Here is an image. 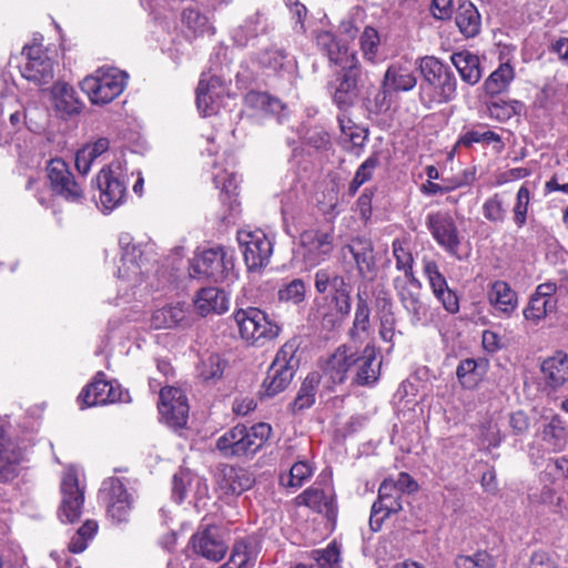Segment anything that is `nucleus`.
I'll return each instance as SVG.
<instances>
[{
  "label": "nucleus",
  "instance_id": "f257e3e1",
  "mask_svg": "<svg viewBox=\"0 0 568 568\" xmlns=\"http://www.w3.org/2000/svg\"><path fill=\"white\" fill-rule=\"evenodd\" d=\"M422 82L419 101L426 109L450 102L457 94V80L449 68L435 57H424L419 63Z\"/></svg>",
  "mask_w": 568,
  "mask_h": 568
},
{
  "label": "nucleus",
  "instance_id": "f03ea898",
  "mask_svg": "<svg viewBox=\"0 0 568 568\" xmlns=\"http://www.w3.org/2000/svg\"><path fill=\"white\" fill-rule=\"evenodd\" d=\"M272 434L271 425L257 423L251 427L236 425L216 440V449L225 458H252L262 449Z\"/></svg>",
  "mask_w": 568,
  "mask_h": 568
},
{
  "label": "nucleus",
  "instance_id": "7ed1b4c3",
  "mask_svg": "<svg viewBox=\"0 0 568 568\" xmlns=\"http://www.w3.org/2000/svg\"><path fill=\"white\" fill-rule=\"evenodd\" d=\"M126 80V72L102 67L94 74L85 77L80 85L93 104H108L123 92Z\"/></svg>",
  "mask_w": 568,
  "mask_h": 568
},
{
  "label": "nucleus",
  "instance_id": "20e7f679",
  "mask_svg": "<svg viewBox=\"0 0 568 568\" xmlns=\"http://www.w3.org/2000/svg\"><path fill=\"white\" fill-rule=\"evenodd\" d=\"M233 271V252L223 246H215L204 250L193 258L190 275L194 278H206L217 283L231 280Z\"/></svg>",
  "mask_w": 568,
  "mask_h": 568
},
{
  "label": "nucleus",
  "instance_id": "39448f33",
  "mask_svg": "<svg viewBox=\"0 0 568 568\" xmlns=\"http://www.w3.org/2000/svg\"><path fill=\"white\" fill-rule=\"evenodd\" d=\"M234 320L241 337L251 345L264 346L267 342L274 341L281 332V327L256 307L239 310L234 314Z\"/></svg>",
  "mask_w": 568,
  "mask_h": 568
},
{
  "label": "nucleus",
  "instance_id": "423d86ee",
  "mask_svg": "<svg viewBox=\"0 0 568 568\" xmlns=\"http://www.w3.org/2000/svg\"><path fill=\"white\" fill-rule=\"evenodd\" d=\"M45 172L53 195L75 204H82L85 201L81 182L77 181L64 160L51 159L47 164Z\"/></svg>",
  "mask_w": 568,
  "mask_h": 568
},
{
  "label": "nucleus",
  "instance_id": "0eeeda50",
  "mask_svg": "<svg viewBox=\"0 0 568 568\" xmlns=\"http://www.w3.org/2000/svg\"><path fill=\"white\" fill-rule=\"evenodd\" d=\"M359 60H355L353 63L341 65L328 81L327 90L339 110H348L354 105L359 94Z\"/></svg>",
  "mask_w": 568,
  "mask_h": 568
},
{
  "label": "nucleus",
  "instance_id": "6e6552de",
  "mask_svg": "<svg viewBox=\"0 0 568 568\" xmlns=\"http://www.w3.org/2000/svg\"><path fill=\"white\" fill-rule=\"evenodd\" d=\"M237 242L248 272L260 273L270 264L273 242L262 230H241L237 232Z\"/></svg>",
  "mask_w": 568,
  "mask_h": 568
},
{
  "label": "nucleus",
  "instance_id": "1a4fd4ad",
  "mask_svg": "<svg viewBox=\"0 0 568 568\" xmlns=\"http://www.w3.org/2000/svg\"><path fill=\"white\" fill-rule=\"evenodd\" d=\"M426 226L436 243L449 255L460 258L458 251L460 235L456 222L448 212H430L426 216Z\"/></svg>",
  "mask_w": 568,
  "mask_h": 568
},
{
  "label": "nucleus",
  "instance_id": "9d476101",
  "mask_svg": "<svg viewBox=\"0 0 568 568\" xmlns=\"http://www.w3.org/2000/svg\"><path fill=\"white\" fill-rule=\"evenodd\" d=\"M60 490L62 499L58 513L59 518L62 523L73 524L80 518L84 503V488L80 486L74 469L63 473Z\"/></svg>",
  "mask_w": 568,
  "mask_h": 568
},
{
  "label": "nucleus",
  "instance_id": "9b49d317",
  "mask_svg": "<svg viewBox=\"0 0 568 568\" xmlns=\"http://www.w3.org/2000/svg\"><path fill=\"white\" fill-rule=\"evenodd\" d=\"M128 396V393H124L116 382L106 381L104 373L99 372L93 381L82 389L78 400L84 404L83 407H91L125 402Z\"/></svg>",
  "mask_w": 568,
  "mask_h": 568
},
{
  "label": "nucleus",
  "instance_id": "f8f14e48",
  "mask_svg": "<svg viewBox=\"0 0 568 568\" xmlns=\"http://www.w3.org/2000/svg\"><path fill=\"white\" fill-rule=\"evenodd\" d=\"M100 495L106 503V513L112 520L120 524L129 519L133 499L121 479L116 477L105 479Z\"/></svg>",
  "mask_w": 568,
  "mask_h": 568
},
{
  "label": "nucleus",
  "instance_id": "ddd939ff",
  "mask_svg": "<svg viewBox=\"0 0 568 568\" xmlns=\"http://www.w3.org/2000/svg\"><path fill=\"white\" fill-rule=\"evenodd\" d=\"M334 247L333 233L322 230H306L300 235L298 254L304 263L314 267L325 261Z\"/></svg>",
  "mask_w": 568,
  "mask_h": 568
},
{
  "label": "nucleus",
  "instance_id": "4468645a",
  "mask_svg": "<svg viewBox=\"0 0 568 568\" xmlns=\"http://www.w3.org/2000/svg\"><path fill=\"white\" fill-rule=\"evenodd\" d=\"M159 412L164 423L172 428H182L189 417V404L183 390L164 387L160 392Z\"/></svg>",
  "mask_w": 568,
  "mask_h": 568
},
{
  "label": "nucleus",
  "instance_id": "2eb2a0df",
  "mask_svg": "<svg viewBox=\"0 0 568 568\" xmlns=\"http://www.w3.org/2000/svg\"><path fill=\"white\" fill-rule=\"evenodd\" d=\"M402 509V494L396 490L392 478L384 479L378 488L377 500L372 506L369 517L371 529L378 531L386 518L399 513Z\"/></svg>",
  "mask_w": 568,
  "mask_h": 568
},
{
  "label": "nucleus",
  "instance_id": "dca6fc26",
  "mask_svg": "<svg viewBox=\"0 0 568 568\" xmlns=\"http://www.w3.org/2000/svg\"><path fill=\"white\" fill-rule=\"evenodd\" d=\"M557 284L554 282H546L539 284L531 295L528 305L524 310V317L537 325L548 315L557 311Z\"/></svg>",
  "mask_w": 568,
  "mask_h": 568
},
{
  "label": "nucleus",
  "instance_id": "f3484780",
  "mask_svg": "<svg viewBox=\"0 0 568 568\" xmlns=\"http://www.w3.org/2000/svg\"><path fill=\"white\" fill-rule=\"evenodd\" d=\"M423 273L426 276L435 297L440 302L445 311L456 314L459 311V300L456 293L448 287L445 276L440 273L437 263L424 257Z\"/></svg>",
  "mask_w": 568,
  "mask_h": 568
},
{
  "label": "nucleus",
  "instance_id": "a211bd4d",
  "mask_svg": "<svg viewBox=\"0 0 568 568\" xmlns=\"http://www.w3.org/2000/svg\"><path fill=\"white\" fill-rule=\"evenodd\" d=\"M100 191L99 201L105 212H111L121 205L126 195V185L110 168H103L95 178Z\"/></svg>",
  "mask_w": 568,
  "mask_h": 568
},
{
  "label": "nucleus",
  "instance_id": "6ab92c4d",
  "mask_svg": "<svg viewBox=\"0 0 568 568\" xmlns=\"http://www.w3.org/2000/svg\"><path fill=\"white\" fill-rule=\"evenodd\" d=\"M226 93L225 82L219 75H210L203 72L196 89V105L199 111L209 116L217 111L221 99Z\"/></svg>",
  "mask_w": 568,
  "mask_h": 568
},
{
  "label": "nucleus",
  "instance_id": "aec40b11",
  "mask_svg": "<svg viewBox=\"0 0 568 568\" xmlns=\"http://www.w3.org/2000/svg\"><path fill=\"white\" fill-rule=\"evenodd\" d=\"M393 284L400 304L410 316V323L413 325L422 323L426 316V307L420 298V282L417 280L416 283L397 276Z\"/></svg>",
  "mask_w": 568,
  "mask_h": 568
},
{
  "label": "nucleus",
  "instance_id": "412c9836",
  "mask_svg": "<svg viewBox=\"0 0 568 568\" xmlns=\"http://www.w3.org/2000/svg\"><path fill=\"white\" fill-rule=\"evenodd\" d=\"M27 62L21 68V74L38 84L48 83L53 79V62L40 45L23 48Z\"/></svg>",
  "mask_w": 568,
  "mask_h": 568
},
{
  "label": "nucleus",
  "instance_id": "4be33fe9",
  "mask_svg": "<svg viewBox=\"0 0 568 568\" xmlns=\"http://www.w3.org/2000/svg\"><path fill=\"white\" fill-rule=\"evenodd\" d=\"M191 542L195 554L214 562L222 560L227 551V545L221 538L216 526H206L197 530Z\"/></svg>",
  "mask_w": 568,
  "mask_h": 568
},
{
  "label": "nucleus",
  "instance_id": "5701e85b",
  "mask_svg": "<svg viewBox=\"0 0 568 568\" xmlns=\"http://www.w3.org/2000/svg\"><path fill=\"white\" fill-rule=\"evenodd\" d=\"M382 361L377 358L374 345H366L362 353L355 352L353 383L358 386H373L381 376Z\"/></svg>",
  "mask_w": 568,
  "mask_h": 568
},
{
  "label": "nucleus",
  "instance_id": "b1692460",
  "mask_svg": "<svg viewBox=\"0 0 568 568\" xmlns=\"http://www.w3.org/2000/svg\"><path fill=\"white\" fill-rule=\"evenodd\" d=\"M354 361L355 352L349 346L341 345L326 359L323 374L333 384H343L348 373L353 372Z\"/></svg>",
  "mask_w": 568,
  "mask_h": 568
},
{
  "label": "nucleus",
  "instance_id": "393cba45",
  "mask_svg": "<svg viewBox=\"0 0 568 568\" xmlns=\"http://www.w3.org/2000/svg\"><path fill=\"white\" fill-rule=\"evenodd\" d=\"M271 31L268 19L261 11L247 16L244 21L233 29L232 40L236 47L245 48L248 42L258 36L267 34Z\"/></svg>",
  "mask_w": 568,
  "mask_h": 568
},
{
  "label": "nucleus",
  "instance_id": "a878e982",
  "mask_svg": "<svg viewBox=\"0 0 568 568\" xmlns=\"http://www.w3.org/2000/svg\"><path fill=\"white\" fill-rule=\"evenodd\" d=\"M317 48L326 54L329 62L336 67H341L358 60L355 51L341 43L336 37L329 31H320L315 37Z\"/></svg>",
  "mask_w": 568,
  "mask_h": 568
},
{
  "label": "nucleus",
  "instance_id": "bb28decb",
  "mask_svg": "<svg viewBox=\"0 0 568 568\" xmlns=\"http://www.w3.org/2000/svg\"><path fill=\"white\" fill-rule=\"evenodd\" d=\"M255 483L254 474L243 467L225 466L221 470L219 486L226 495L239 496L251 489Z\"/></svg>",
  "mask_w": 568,
  "mask_h": 568
},
{
  "label": "nucleus",
  "instance_id": "cd10ccee",
  "mask_svg": "<svg viewBox=\"0 0 568 568\" xmlns=\"http://www.w3.org/2000/svg\"><path fill=\"white\" fill-rule=\"evenodd\" d=\"M297 506H304L315 513L324 514L326 517H334L336 505L334 495L329 490L320 487H308L294 499Z\"/></svg>",
  "mask_w": 568,
  "mask_h": 568
},
{
  "label": "nucleus",
  "instance_id": "c85d7f7f",
  "mask_svg": "<svg viewBox=\"0 0 568 568\" xmlns=\"http://www.w3.org/2000/svg\"><path fill=\"white\" fill-rule=\"evenodd\" d=\"M487 296L495 312L506 317H509L518 306L517 293L507 282L501 280L489 285Z\"/></svg>",
  "mask_w": 568,
  "mask_h": 568
},
{
  "label": "nucleus",
  "instance_id": "c756f323",
  "mask_svg": "<svg viewBox=\"0 0 568 568\" xmlns=\"http://www.w3.org/2000/svg\"><path fill=\"white\" fill-rule=\"evenodd\" d=\"M417 84V78L412 67L405 63L390 64L383 79V88L392 92H407L413 90Z\"/></svg>",
  "mask_w": 568,
  "mask_h": 568
},
{
  "label": "nucleus",
  "instance_id": "7c9ffc66",
  "mask_svg": "<svg viewBox=\"0 0 568 568\" xmlns=\"http://www.w3.org/2000/svg\"><path fill=\"white\" fill-rule=\"evenodd\" d=\"M261 547L256 537L246 536L235 540L227 562L233 568H253Z\"/></svg>",
  "mask_w": 568,
  "mask_h": 568
},
{
  "label": "nucleus",
  "instance_id": "2f4dec72",
  "mask_svg": "<svg viewBox=\"0 0 568 568\" xmlns=\"http://www.w3.org/2000/svg\"><path fill=\"white\" fill-rule=\"evenodd\" d=\"M541 373L546 384L558 389L568 383V354L556 352L541 364Z\"/></svg>",
  "mask_w": 568,
  "mask_h": 568
},
{
  "label": "nucleus",
  "instance_id": "473e14b6",
  "mask_svg": "<svg viewBox=\"0 0 568 568\" xmlns=\"http://www.w3.org/2000/svg\"><path fill=\"white\" fill-rule=\"evenodd\" d=\"M343 254L349 253L356 263L361 276H366L374 270L375 260L373 254V243L368 239L356 237L343 248Z\"/></svg>",
  "mask_w": 568,
  "mask_h": 568
},
{
  "label": "nucleus",
  "instance_id": "72a5a7b5",
  "mask_svg": "<svg viewBox=\"0 0 568 568\" xmlns=\"http://www.w3.org/2000/svg\"><path fill=\"white\" fill-rule=\"evenodd\" d=\"M21 459V449L4 435L0 427V481H8L16 476L17 466Z\"/></svg>",
  "mask_w": 568,
  "mask_h": 568
},
{
  "label": "nucleus",
  "instance_id": "f704fd0d",
  "mask_svg": "<svg viewBox=\"0 0 568 568\" xmlns=\"http://www.w3.org/2000/svg\"><path fill=\"white\" fill-rule=\"evenodd\" d=\"M195 308L202 316L223 314L229 310V297L217 287L202 288L195 300Z\"/></svg>",
  "mask_w": 568,
  "mask_h": 568
},
{
  "label": "nucleus",
  "instance_id": "c9c22d12",
  "mask_svg": "<svg viewBox=\"0 0 568 568\" xmlns=\"http://www.w3.org/2000/svg\"><path fill=\"white\" fill-rule=\"evenodd\" d=\"M540 438L546 448L550 452H561L566 447L568 442V432L566 429V423L559 415L551 416V418L544 425Z\"/></svg>",
  "mask_w": 568,
  "mask_h": 568
},
{
  "label": "nucleus",
  "instance_id": "e433bc0d",
  "mask_svg": "<svg viewBox=\"0 0 568 568\" xmlns=\"http://www.w3.org/2000/svg\"><path fill=\"white\" fill-rule=\"evenodd\" d=\"M450 60L464 82L470 85L479 82L481 78V68L478 55L464 50L453 53Z\"/></svg>",
  "mask_w": 568,
  "mask_h": 568
},
{
  "label": "nucleus",
  "instance_id": "4c0bfd02",
  "mask_svg": "<svg viewBox=\"0 0 568 568\" xmlns=\"http://www.w3.org/2000/svg\"><path fill=\"white\" fill-rule=\"evenodd\" d=\"M52 95L55 110L62 114H79L83 108L74 88L68 83H57L53 87Z\"/></svg>",
  "mask_w": 568,
  "mask_h": 568
},
{
  "label": "nucleus",
  "instance_id": "58836bf2",
  "mask_svg": "<svg viewBox=\"0 0 568 568\" xmlns=\"http://www.w3.org/2000/svg\"><path fill=\"white\" fill-rule=\"evenodd\" d=\"M187 324V311L180 304L159 308L151 317V326L154 329L173 328Z\"/></svg>",
  "mask_w": 568,
  "mask_h": 568
},
{
  "label": "nucleus",
  "instance_id": "ea45409f",
  "mask_svg": "<svg viewBox=\"0 0 568 568\" xmlns=\"http://www.w3.org/2000/svg\"><path fill=\"white\" fill-rule=\"evenodd\" d=\"M110 148V140L108 138H99L92 143L83 145L75 154V168L78 172L85 176L93 164V162L104 154Z\"/></svg>",
  "mask_w": 568,
  "mask_h": 568
},
{
  "label": "nucleus",
  "instance_id": "a19ab883",
  "mask_svg": "<svg viewBox=\"0 0 568 568\" xmlns=\"http://www.w3.org/2000/svg\"><path fill=\"white\" fill-rule=\"evenodd\" d=\"M392 253L396 262V268L404 273L408 281L417 283L414 274V257L408 236L397 237L392 243Z\"/></svg>",
  "mask_w": 568,
  "mask_h": 568
},
{
  "label": "nucleus",
  "instance_id": "79ce46f5",
  "mask_svg": "<svg viewBox=\"0 0 568 568\" xmlns=\"http://www.w3.org/2000/svg\"><path fill=\"white\" fill-rule=\"evenodd\" d=\"M119 245L123 252V265L119 267V276L130 278L131 274L129 271H131L132 275H139L141 267L136 263V257L141 255V251L133 244L131 234L122 233L119 236Z\"/></svg>",
  "mask_w": 568,
  "mask_h": 568
},
{
  "label": "nucleus",
  "instance_id": "37998d69",
  "mask_svg": "<svg viewBox=\"0 0 568 568\" xmlns=\"http://www.w3.org/2000/svg\"><path fill=\"white\" fill-rule=\"evenodd\" d=\"M515 79L514 67L509 62L501 63L484 82L485 92L494 98L508 91Z\"/></svg>",
  "mask_w": 568,
  "mask_h": 568
},
{
  "label": "nucleus",
  "instance_id": "c03bdc74",
  "mask_svg": "<svg viewBox=\"0 0 568 568\" xmlns=\"http://www.w3.org/2000/svg\"><path fill=\"white\" fill-rule=\"evenodd\" d=\"M245 103L252 109L277 116L280 122L286 111L285 104L280 99L274 98L266 92L250 91L245 95Z\"/></svg>",
  "mask_w": 568,
  "mask_h": 568
},
{
  "label": "nucleus",
  "instance_id": "a18cd8bd",
  "mask_svg": "<svg viewBox=\"0 0 568 568\" xmlns=\"http://www.w3.org/2000/svg\"><path fill=\"white\" fill-rule=\"evenodd\" d=\"M294 374V372L285 369L283 366H275V364L272 363L262 385L264 395L274 397L285 390L291 384Z\"/></svg>",
  "mask_w": 568,
  "mask_h": 568
},
{
  "label": "nucleus",
  "instance_id": "49530a36",
  "mask_svg": "<svg viewBox=\"0 0 568 568\" xmlns=\"http://www.w3.org/2000/svg\"><path fill=\"white\" fill-rule=\"evenodd\" d=\"M455 23L466 38L477 36L480 30V16L476 7L470 2L462 3L457 10Z\"/></svg>",
  "mask_w": 568,
  "mask_h": 568
},
{
  "label": "nucleus",
  "instance_id": "de8ad7c7",
  "mask_svg": "<svg viewBox=\"0 0 568 568\" xmlns=\"http://www.w3.org/2000/svg\"><path fill=\"white\" fill-rule=\"evenodd\" d=\"M314 285L318 293H326L327 296L349 290V285L346 283L345 278L328 268H321L315 273Z\"/></svg>",
  "mask_w": 568,
  "mask_h": 568
},
{
  "label": "nucleus",
  "instance_id": "09e8293b",
  "mask_svg": "<svg viewBox=\"0 0 568 568\" xmlns=\"http://www.w3.org/2000/svg\"><path fill=\"white\" fill-rule=\"evenodd\" d=\"M486 365L484 361L477 362L473 358L462 361L457 366L456 375L463 387H476L485 374Z\"/></svg>",
  "mask_w": 568,
  "mask_h": 568
},
{
  "label": "nucleus",
  "instance_id": "8fccbe9b",
  "mask_svg": "<svg viewBox=\"0 0 568 568\" xmlns=\"http://www.w3.org/2000/svg\"><path fill=\"white\" fill-rule=\"evenodd\" d=\"M314 473V467L307 460L295 462L288 471L280 475V485L285 488L302 487Z\"/></svg>",
  "mask_w": 568,
  "mask_h": 568
},
{
  "label": "nucleus",
  "instance_id": "3c124183",
  "mask_svg": "<svg viewBox=\"0 0 568 568\" xmlns=\"http://www.w3.org/2000/svg\"><path fill=\"white\" fill-rule=\"evenodd\" d=\"M201 486H206L202 481L201 478L194 476L187 470H180L173 476L172 480V498L181 504L187 497L189 491H192L194 488L200 490Z\"/></svg>",
  "mask_w": 568,
  "mask_h": 568
},
{
  "label": "nucleus",
  "instance_id": "603ef678",
  "mask_svg": "<svg viewBox=\"0 0 568 568\" xmlns=\"http://www.w3.org/2000/svg\"><path fill=\"white\" fill-rule=\"evenodd\" d=\"M320 381L318 373H311L305 377L293 403L295 412L307 409L314 405Z\"/></svg>",
  "mask_w": 568,
  "mask_h": 568
},
{
  "label": "nucleus",
  "instance_id": "864d4df0",
  "mask_svg": "<svg viewBox=\"0 0 568 568\" xmlns=\"http://www.w3.org/2000/svg\"><path fill=\"white\" fill-rule=\"evenodd\" d=\"M182 22L195 36L214 34L215 28L209 18L202 14L197 9L189 7L182 12Z\"/></svg>",
  "mask_w": 568,
  "mask_h": 568
},
{
  "label": "nucleus",
  "instance_id": "5fc2aeb1",
  "mask_svg": "<svg viewBox=\"0 0 568 568\" xmlns=\"http://www.w3.org/2000/svg\"><path fill=\"white\" fill-rule=\"evenodd\" d=\"M331 314H325L324 320L332 317L331 322H342L351 312V288L326 296Z\"/></svg>",
  "mask_w": 568,
  "mask_h": 568
},
{
  "label": "nucleus",
  "instance_id": "6e6d98bb",
  "mask_svg": "<svg viewBox=\"0 0 568 568\" xmlns=\"http://www.w3.org/2000/svg\"><path fill=\"white\" fill-rule=\"evenodd\" d=\"M379 165V158L376 153L368 156L356 170L353 180L349 182L347 193L354 196L359 187L371 181L376 168Z\"/></svg>",
  "mask_w": 568,
  "mask_h": 568
},
{
  "label": "nucleus",
  "instance_id": "4d7b16f0",
  "mask_svg": "<svg viewBox=\"0 0 568 568\" xmlns=\"http://www.w3.org/2000/svg\"><path fill=\"white\" fill-rule=\"evenodd\" d=\"M225 362L217 354H211L197 366V377L205 383H215L224 373Z\"/></svg>",
  "mask_w": 568,
  "mask_h": 568
},
{
  "label": "nucleus",
  "instance_id": "13d9d810",
  "mask_svg": "<svg viewBox=\"0 0 568 568\" xmlns=\"http://www.w3.org/2000/svg\"><path fill=\"white\" fill-rule=\"evenodd\" d=\"M484 217L494 224H501L507 217V205L503 194L495 193L487 197L481 206Z\"/></svg>",
  "mask_w": 568,
  "mask_h": 568
},
{
  "label": "nucleus",
  "instance_id": "bf43d9fd",
  "mask_svg": "<svg viewBox=\"0 0 568 568\" xmlns=\"http://www.w3.org/2000/svg\"><path fill=\"white\" fill-rule=\"evenodd\" d=\"M300 343L297 338L288 339L275 355L272 363L275 366H283L285 369L296 372L300 366V358L296 356Z\"/></svg>",
  "mask_w": 568,
  "mask_h": 568
},
{
  "label": "nucleus",
  "instance_id": "052dcab7",
  "mask_svg": "<svg viewBox=\"0 0 568 568\" xmlns=\"http://www.w3.org/2000/svg\"><path fill=\"white\" fill-rule=\"evenodd\" d=\"M359 47L365 60L376 62L381 47V36L378 31L366 26L359 36Z\"/></svg>",
  "mask_w": 568,
  "mask_h": 568
},
{
  "label": "nucleus",
  "instance_id": "680f3d73",
  "mask_svg": "<svg viewBox=\"0 0 568 568\" xmlns=\"http://www.w3.org/2000/svg\"><path fill=\"white\" fill-rule=\"evenodd\" d=\"M487 115L499 122H505L519 112L520 103L516 100L505 101L501 99L486 102Z\"/></svg>",
  "mask_w": 568,
  "mask_h": 568
},
{
  "label": "nucleus",
  "instance_id": "e2e57ef3",
  "mask_svg": "<svg viewBox=\"0 0 568 568\" xmlns=\"http://www.w3.org/2000/svg\"><path fill=\"white\" fill-rule=\"evenodd\" d=\"M98 531V524L94 520L88 519L72 536L69 542V550L73 554H80L88 547L89 540H91Z\"/></svg>",
  "mask_w": 568,
  "mask_h": 568
},
{
  "label": "nucleus",
  "instance_id": "0e129e2a",
  "mask_svg": "<svg viewBox=\"0 0 568 568\" xmlns=\"http://www.w3.org/2000/svg\"><path fill=\"white\" fill-rule=\"evenodd\" d=\"M286 62L287 53L280 48H270L258 54L260 65L275 73L285 70Z\"/></svg>",
  "mask_w": 568,
  "mask_h": 568
},
{
  "label": "nucleus",
  "instance_id": "69168bd1",
  "mask_svg": "<svg viewBox=\"0 0 568 568\" xmlns=\"http://www.w3.org/2000/svg\"><path fill=\"white\" fill-rule=\"evenodd\" d=\"M311 558L315 568H335L341 561V550L336 542H331L324 549L313 550Z\"/></svg>",
  "mask_w": 568,
  "mask_h": 568
},
{
  "label": "nucleus",
  "instance_id": "338daca9",
  "mask_svg": "<svg viewBox=\"0 0 568 568\" xmlns=\"http://www.w3.org/2000/svg\"><path fill=\"white\" fill-rule=\"evenodd\" d=\"M455 566L456 568H496V560L490 554L483 550L470 556H457Z\"/></svg>",
  "mask_w": 568,
  "mask_h": 568
},
{
  "label": "nucleus",
  "instance_id": "774afa93",
  "mask_svg": "<svg viewBox=\"0 0 568 568\" xmlns=\"http://www.w3.org/2000/svg\"><path fill=\"white\" fill-rule=\"evenodd\" d=\"M305 293L306 290L304 281L301 278H295L283 285L278 290L277 296L281 302L297 305L305 300Z\"/></svg>",
  "mask_w": 568,
  "mask_h": 568
}]
</instances>
